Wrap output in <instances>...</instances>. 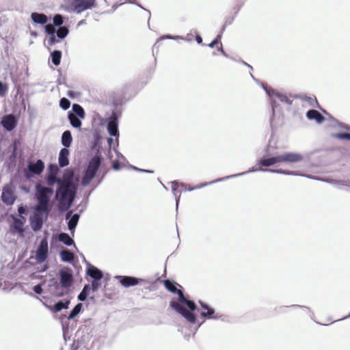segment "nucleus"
<instances>
[{
	"label": "nucleus",
	"mask_w": 350,
	"mask_h": 350,
	"mask_svg": "<svg viewBox=\"0 0 350 350\" xmlns=\"http://www.w3.org/2000/svg\"><path fill=\"white\" fill-rule=\"evenodd\" d=\"M54 193L53 187H46L41 183H37L35 186V198L37 204L34 210L45 213V219L49 215L52 208L51 198Z\"/></svg>",
	"instance_id": "1"
},
{
	"label": "nucleus",
	"mask_w": 350,
	"mask_h": 350,
	"mask_svg": "<svg viewBox=\"0 0 350 350\" xmlns=\"http://www.w3.org/2000/svg\"><path fill=\"white\" fill-rule=\"evenodd\" d=\"M170 305L172 308L181 314L188 322L191 323L196 322V316L193 311L197 309V306L193 301L187 299L183 292H180L178 300L172 301Z\"/></svg>",
	"instance_id": "2"
},
{
	"label": "nucleus",
	"mask_w": 350,
	"mask_h": 350,
	"mask_svg": "<svg viewBox=\"0 0 350 350\" xmlns=\"http://www.w3.org/2000/svg\"><path fill=\"white\" fill-rule=\"evenodd\" d=\"M78 185L61 183L55 191V200L59 202L61 210H68L75 199Z\"/></svg>",
	"instance_id": "3"
},
{
	"label": "nucleus",
	"mask_w": 350,
	"mask_h": 350,
	"mask_svg": "<svg viewBox=\"0 0 350 350\" xmlns=\"http://www.w3.org/2000/svg\"><path fill=\"white\" fill-rule=\"evenodd\" d=\"M103 160V158L98 152L90 159L81 180V185L83 186L88 185L95 178Z\"/></svg>",
	"instance_id": "4"
},
{
	"label": "nucleus",
	"mask_w": 350,
	"mask_h": 350,
	"mask_svg": "<svg viewBox=\"0 0 350 350\" xmlns=\"http://www.w3.org/2000/svg\"><path fill=\"white\" fill-rule=\"evenodd\" d=\"M261 87L270 98L272 116H274L275 110L278 107L275 98H278L281 103L287 105H292L293 100L288 98L286 94L279 92L271 87L265 85L263 83H261Z\"/></svg>",
	"instance_id": "5"
},
{
	"label": "nucleus",
	"mask_w": 350,
	"mask_h": 350,
	"mask_svg": "<svg viewBox=\"0 0 350 350\" xmlns=\"http://www.w3.org/2000/svg\"><path fill=\"white\" fill-rule=\"evenodd\" d=\"M122 116V111L120 109L115 108L111 115L107 120V130L109 134L112 137L119 136L118 120Z\"/></svg>",
	"instance_id": "6"
},
{
	"label": "nucleus",
	"mask_w": 350,
	"mask_h": 350,
	"mask_svg": "<svg viewBox=\"0 0 350 350\" xmlns=\"http://www.w3.org/2000/svg\"><path fill=\"white\" fill-rule=\"evenodd\" d=\"M266 157H262L258 162V170L261 172H269V169L264 168L272 166L278 163H281L280 155L271 156L270 146L267 145L265 149Z\"/></svg>",
	"instance_id": "7"
},
{
	"label": "nucleus",
	"mask_w": 350,
	"mask_h": 350,
	"mask_svg": "<svg viewBox=\"0 0 350 350\" xmlns=\"http://www.w3.org/2000/svg\"><path fill=\"white\" fill-rule=\"evenodd\" d=\"M59 283L65 291L70 293V288L74 284L73 271L69 268L64 267L59 271Z\"/></svg>",
	"instance_id": "8"
},
{
	"label": "nucleus",
	"mask_w": 350,
	"mask_h": 350,
	"mask_svg": "<svg viewBox=\"0 0 350 350\" xmlns=\"http://www.w3.org/2000/svg\"><path fill=\"white\" fill-rule=\"evenodd\" d=\"M44 167L45 165L42 159H39L36 162L29 161L24 170V176L27 179H31L34 176H39L42 173Z\"/></svg>",
	"instance_id": "9"
},
{
	"label": "nucleus",
	"mask_w": 350,
	"mask_h": 350,
	"mask_svg": "<svg viewBox=\"0 0 350 350\" xmlns=\"http://www.w3.org/2000/svg\"><path fill=\"white\" fill-rule=\"evenodd\" d=\"M96 0H72L71 8L77 14L90 10L95 6Z\"/></svg>",
	"instance_id": "10"
},
{
	"label": "nucleus",
	"mask_w": 350,
	"mask_h": 350,
	"mask_svg": "<svg viewBox=\"0 0 350 350\" xmlns=\"http://www.w3.org/2000/svg\"><path fill=\"white\" fill-rule=\"evenodd\" d=\"M13 223L10 225V230L14 232H17L21 237H23L25 234L24 225L26 223V219L24 216L21 218L18 217L15 214L11 215Z\"/></svg>",
	"instance_id": "11"
},
{
	"label": "nucleus",
	"mask_w": 350,
	"mask_h": 350,
	"mask_svg": "<svg viewBox=\"0 0 350 350\" xmlns=\"http://www.w3.org/2000/svg\"><path fill=\"white\" fill-rule=\"evenodd\" d=\"M115 278L118 280L120 284L125 288L134 286L137 284H142L143 283L146 282L145 280L137 278L133 276L116 275Z\"/></svg>",
	"instance_id": "12"
},
{
	"label": "nucleus",
	"mask_w": 350,
	"mask_h": 350,
	"mask_svg": "<svg viewBox=\"0 0 350 350\" xmlns=\"http://www.w3.org/2000/svg\"><path fill=\"white\" fill-rule=\"evenodd\" d=\"M48 241L46 239H43L40 242L36 252V260L38 263L41 264L46 260L48 257Z\"/></svg>",
	"instance_id": "13"
},
{
	"label": "nucleus",
	"mask_w": 350,
	"mask_h": 350,
	"mask_svg": "<svg viewBox=\"0 0 350 350\" xmlns=\"http://www.w3.org/2000/svg\"><path fill=\"white\" fill-rule=\"evenodd\" d=\"M35 213L29 218L30 226L33 231L38 232L40 230L43 226V215L45 216L44 213L40 212L34 210Z\"/></svg>",
	"instance_id": "14"
},
{
	"label": "nucleus",
	"mask_w": 350,
	"mask_h": 350,
	"mask_svg": "<svg viewBox=\"0 0 350 350\" xmlns=\"http://www.w3.org/2000/svg\"><path fill=\"white\" fill-rule=\"evenodd\" d=\"M48 287L50 293L55 297H61L68 294V293L62 288L61 284L55 278H51L49 280Z\"/></svg>",
	"instance_id": "15"
},
{
	"label": "nucleus",
	"mask_w": 350,
	"mask_h": 350,
	"mask_svg": "<svg viewBox=\"0 0 350 350\" xmlns=\"http://www.w3.org/2000/svg\"><path fill=\"white\" fill-rule=\"evenodd\" d=\"M16 199V196L14 195L12 187L9 185H5L2 189V202L8 206H11L14 203Z\"/></svg>",
	"instance_id": "16"
},
{
	"label": "nucleus",
	"mask_w": 350,
	"mask_h": 350,
	"mask_svg": "<svg viewBox=\"0 0 350 350\" xmlns=\"http://www.w3.org/2000/svg\"><path fill=\"white\" fill-rule=\"evenodd\" d=\"M198 303L201 308L204 310L200 312L201 317L207 319H219L222 317V316H218L217 314H215L214 308L211 307L208 304L201 300H200Z\"/></svg>",
	"instance_id": "17"
},
{
	"label": "nucleus",
	"mask_w": 350,
	"mask_h": 350,
	"mask_svg": "<svg viewBox=\"0 0 350 350\" xmlns=\"http://www.w3.org/2000/svg\"><path fill=\"white\" fill-rule=\"evenodd\" d=\"M80 215L78 213L72 215L71 212L66 213L65 219L67 221L68 228L72 236H74L75 228L78 224Z\"/></svg>",
	"instance_id": "18"
},
{
	"label": "nucleus",
	"mask_w": 350,
	"mask_h": 350,
	"mask_svg": "<svg viewBox=\"0 0 350 350\" xmlns=\"http://www.w3.org/2000/svg\"><path fill=\"white\" fill-rule=\"evenodd\" d=\"M1 124L8 131H12L17 125V120L14 115L8 114L2 118Z\"/></svg>",
	"instance_id": "19"
},
{
	"label": "nucleus",
	"mask_w": 350,
	"mask_h": 350,
	"mask_svg": "<svg viewBox=\"0 0 350 350\" xmlns=\"http://www.w3.org/2000/svg\"><path fill=\"white\" fill-rule=\"evenodd\" d=\"M281 162L297 163L303 159V155L296 152H285L280 154Z\"/></svg>",
	"instance_id": "20"
},
{
	"label": "nucleus",
	"mask_w": 350,
	"mask_h": 350,
	"mask_svg": "<svg viewBox=\"0 0 350 350\" xmlns=\"http://www.w3.org/2000/svg\"><path fill=\"white\" fill-rule=\"evenodd\" d=\"M75 179V174L72 170L66 169L64 172L63 176L61 178L62 184H67L71 185H78L79 178Z\"/></svg>",
	"instance_id": "21"
},
{
	"label": "nucleus",
	"mask_w": 350,
	"mask_h": 350,
	"mask_svg": "<svg viewBox=\"0 0 350 350\" xmlns=\"http://www.w3.org/2000/svg\"><path fill=\"white\" fill-rule=\"evenodd\" d=\"M86 274L92 280H102L103 278V271L91 264H88L86 268Z\"/></svg>",
	"instance_id": "22"
},
{
	"label": "nucleus",
	"mask_w": 350,
	"mask_h": 350,
	"mask_svg": "<svg viewBox=\"0 0 350 350\" xmlns=\"http://www.w3.org/2000/svg\"><path fill=\"white\" fill-rule=\"evenodd\" d=\"M70 151L68 148H63L60 150L58 157V165L60 167H64L69 165Z\"/></svg>",
	"instance_id": "23"
},
{
	"label": "nucleus",
	"mask_w": 350,
	"mask_h": 350,
	"mask_svg": "<svg viewBox=\"0 0 350 350\" xmlns=\"http://www.w3.org/2000/svg\"><path fill=\"white\" fill-rule=\"evenodd\" d=\"M306 117L308 120H314L319 124L322 123L325 120L324 116L316 109H309L306 112Z\"/></svg>",
	"instance_id": "24"
},
{
	"label": "nucleus",
	"mask_w": 350,
	"mask_h": 350,
	"mask_svg": "<svg viewBox=\"0 0 350 350\" xmlns=\"http://www.w3.org/2000/svg\"><path fill=\"white\" fill-rule=\"evenodd\" d=\"M57 239L59 241L63 243L64 245L67 246L73 245L75 248H77L74 240L66 232H60L58 234Z\"/></svg>",
	"instance_id": "25"
},
{
	"label": "nucleus",
	"mask_w": 350,
	"mask_h": 350,
	"mask_svg": "<svg viewBox=\"0 0 350 350\" xmlns=\"http://www.w3.org/2000/svg\"><path fill=\"white\" fill-rule=\"evenodd\" d=\"M31 18L33 23L40 25H44L47 23L48 18L46 14L43 13L32 12Z\"/></svg>",
	"instance_id": "26"
},
{
	"label": "nucleus",
	"mask_w": 350,
	"mask_h": 350,
	"mask_svg": "<svg viewBox=\"0 0 350 350\" xmlns=\"http://www.w3.org/2000/svg\"><path fill=\"white\" fill-rule=\"evenodd\" d=\"M61 260L64 262L71 263L75 260L74 254L68 249L62 250L59 252Z\"/></svg>",
	"instance_id": "27"
},
{
	"label": "nucleus",
	"mask_w": 350,
	"mask_h": 350,
	"mask_svg": "<svg viewBox=\"0 0 350 350\" xmlns=\"http://www.w3.org/2000/svg\"><path fill=\"white\" fill-rule=\"evenodd\" d=\"M72 142V136L71 132L69 130L65 131L61 138L62 144L64 146V148H68L70 146Z\"/></svg>",
	"instance_id": "28"
},
{
	"label": "nucleus",
	"mask_w": 350,
	"mask_h": 350,
	"mask_svg": "<svg viewBox=\"0 0 350 350\" xmlns=\"http://www.w3.org/2000/svg\"><path fill=\"white\" fill-rule=\"evenodd\" d=\"M68 119L71 126L75 129H80L82 125L81 118L72 116L71 111L68 112Z\"/></svg>",
	"instance_id": "29"
},
{
	"label": "nucleus",
	"mask_w": 350,
	"mask_h": 350,
	"mask_svg": "<svg viewBox=\"0 0 350 350\" xmlns=\"http://www.w3.org/2000/svg\"><path fill=\"white\" fill-rule=\"evenodd\" d=\"M70 301L69 299L59 300L53 306V310L55 312H58L63 309H67L69 306Z\"/></svg>",
	"instance_id": "30"
},
{
	"label": "nucleus",
	"mask_w": 350,
	"mask_h": 350,
	"mask_svg": "<svg viewBox=\"0 0 350 350\" xmlns=\"http://www.w3.org/2000/svg\"><path fill=\"white\" fill-rule=\"evenodd\" d=\"M92 292V288L89 284H85L81 293L78 295L77 299L81 301L87 300L88 296Z\"/></svg>",
	"instance_id": "31"
},
{
	"label": "nucleus",
	"mask_w": 350,
	"mask_h": 350,
	"mask_svg": "<svg viewBox=\"0 0 350 350\" xmlns=\"http://www.w3.org/2000/svg\"><path fill=\"white\" fill-rule=\"evenodd\" d=\"M72 116H77L81 118H85V112L83 108L77 103H75L72 106Z\"/></svg>",
	"instance_id": "32"
},
{
	"label": "nucleus",
	"mask_w": 350,
	"mask_h": 350,
	"mask_svg": "<svg viewBox=\"0 0 350 350\" xmlns=\"http://www.w3.org/2000/svg\"><path fill=\"white\" fill-rule=\"evenodd\" d=\"M164 285L167 290L178 295L180 292H183L181 290L178 289V284L174 281L166 280L164 281Z\"/></svg>",
	"instance_id": "33"
},
{
	"label": "nucleus",
	"mask_w": 350,
	"mask_h": 350,
	"mask_svg": "<svg viewBox=\"0 0 350 350\" xmlns=\"http://www.w3.org/2000/svg\"><path fill=\"white\" fill-rule=\"evenodd\" d=\"M227 180V178L226 176H224V177L219 178L215 179V180L210 181V182L200 183V184L197 185H196L194 187H189V189L187 190L189 191H193L195 189H199L203 188L204 187H206L208 185H212V184H214V183H216L224 181V180Z\"/></svg>",
	"instance_id": "34"
},
{
	"label": "nucleus",
	"mask_w": 350,
	"mask_h": 350,
	"mask_svg": "<svg viewBox=\"0 0 350 350\" xmlns=\"http://www.w3.org/2000/svg\"><path fill=\"white\" fill-rule=\"evenodd\" d=\"M46 183L47 184L46 187H53L55 184L57 185V187L62 183L61 177L55 176L46 175L45 177Z\"/></svg>",
	"instance_id": "35"
},
{
	"label": "nucleus",
	"mask_w": 350,
	"mask_h": 350,
	"mask_svg": "<svg viewBox=\"0 0 350 350\" xmlns=\"http://www.w3.org/2000/svg\"><path fill=\"white\" fill-rule=\"evenodd\" d=\"M62 55V51L59 50H54L51 53V62L55 66H57L60 64Z\"/></svg>",
	"instance_id": "36"
},
{
	"label": "nucleus",
	"mask_w": 350,
	"mask_h": 350,
	"mask_svg": "<svg viewBox=\"0 0 350 350\" xmlns=\"http://www.w3.org/2000/svg\"><path fill=\"white\" fill-rule=\"evenodd\" d=\"M82 307H83L82 304H81V303L77 304L70 312V313L68 316V319L71 320V319H75L77 316H78V314L80 313V312L82 309Z\"/></svg>",
	"instance_id": "37"
},
{
	"label": "nucleus",
	"mask_w": 350,
	"mask_h": 350,
	"mask_svg": "<svg viewBox=\"0 0 350 350\" xmlns=\"http://www.w3.org/2000/svg\"><path fill=\"white\" fill-rule=\"evenodd\" d=\"M59 166H58L57 164L55 163H50L49 165H48V169H47V175H51V176H57V175L60 172V170H59Z\"/></svg>",
	"instance_id": "38"
},
{
	"label": "nucleus",
	"mask_w": 350,
	"mask_h": 350,
	"mask_svg": "<svg viewBox=\"0 0 350 350\" xmlns=\"http://www.w3.org/2000/svg\"><path fill=\"white\" fill-rule=\"evenodd\" d=\"M64 21V17L60 14H55L53 18V25L54 27H62Z\"/></svg>",
	"instance_id": "39"
},
{
	"label": "nucleus",
	"mask_w": 350,
	"mask_h": 350,
	"mask_svg": "<svg viewBox=\"0 0 350 350\" xmlns=\"http://www.w3.org/2000/svg\"><path fill=\"white\" fill-rule=\"evenodd\" d=\"M68 28L66 26L60 27L57 31L55 30V33L59 39L65 38L68 36Z\"/></svg>",
	"instance_id": "40"
},
{
	"label": "nucleus",
	"mask_w": 350,
	"mask_h": 350,
	"mask_svg": "<svg viewBox=\"0 0 350 350\" xmlns=\"http://www.w3.org/2000/svg\"><path fill=\"white\" fill-rule=\"evenodd\" d=\"M257 166L258 165H256V166L252 167L250 169H249L247 171H245V172H241V173H238V174L230 175V176H227L226 177L227 178V180H228V179H230V178H232L241 176H243V175L247 174H250V173H252V172H255L259 171L258 167H257Z\"/></svg>",
	"instance_id": "41"
},
{
	"label": "nucleus",
	"mask_w": 350,
	"mask_h": 350,
	"mask_svg": "<svg viewBox=\"0 0 350 350\" xmlns=\"http://www.w3.org/2000/svg\"><path fill=\"white\" fill-rule=\"evenodd\" d=\"M171 183H172V190L174 196H175V198H176V211H178V203L180 201V195L178 196H176V192L177 189H176V187L179 185V183L177 180H174Z\"/></svg>",
	"instance_id": "42"
},
{
	"label": "nucleus",
	"mask_w": 350,
	"mask_h": 350,
	"mask_svg": "<svg viewBox=\"0 0 350 350\" xmlns=\"http://www.w3.org/2000/svg\"><path fill=\"white\" fill-rule=\"evenodd\" d=\"M269 172L271 173H276V174H282L285 175H292V176H297L298 175V173L295 171H289L282 169H278V170H268Z\"/></svg>",
	"instance_id": "43"
},
{
	"label": "nucleus",
	"mask_w": 350,
	"mask_h": 350,
	"mask_svg": "<svg viewBox=\"0 0 350 350\" xmlns=\"http://www.w3.org/2000/svg\"><path fill=\"white\" fill-rule=\"evenodd\" d=\"M331 136L333 138L350 141V133H349L340 132V133H332Z\"/></svg>",
	"instance_id": "44"
},
{
	"label": "nucleus",
	"mask_w": 350,
	"mask_h": 350,
	"mask_svg": "<svg viewBox=\"0 0 350 350\" xmlns=\"http://www.w3.org/2000/svg\"><path fill=\"white\" fill-rule=\"evenodd\" d=\"M165 39H170V40H185L183 36H172L170 34L164 35L159 38L157 42L154 44V46L157 44L159 40H165Z\"/></svg>",
	"instance_id": "45"
},
{
	"label": "nucleus",
	"mask_w": 350,
	"mask_h": 350,
	"mask_svg": "<svg viewBox=\"0 0 350 350\" xmlns=\"http://www.w3.org/2000/svg\"><path fill=\"white\" fill-rule=\"evenodd\" d=\"M70 101L66 98H62L59 100V107L63 110H67L70 108Z\"/></svg>",
	"instance_id": "46"
},
{
	"label": "nucleus",
	"mask_w": 350,
	"mask_h": 350,
	"mask_svg": "<svg viewBox=\"0 0 350 350\" xmlns=\"http://www.w3.org/2000/svg\"><path fill=\"white\" fill-rule=\"evenodd\" d=\"M101 280H93L91 284H90L92 288V292H96L98 290V288L101 286Z\"/></svg>",
	"instance_id": "47"
},
{
	"label": "nucleus",
	"mask_w": 350,
	"mask_h": 350,
	"mask_svg": "<svg viewBox=\"0 0 350 350\" xmlns=\"http://www.w3.org/2000/svg\"><path fill=\"white\" fill-rule=\"evenodd\" d=\"M321 181L326 182L327 183L334 185H340L342 186V180H336V179H321Z\"/></svg>",
	"instance_id": "48"
},
{
	"label": "nucleus",
	"mask_w": 350,
	"mask_h": 350,
	"mask_svg": "<svg viewBox=\"0 0 350 350\" xmlns=\"http://www.w3.org/2000/svg\"><path fill=\"white\" fill-rule=\"evenodd\" d=\"M221 32L220 33H219L216 38L211 42L208 44V46L211 47V48H213L215 46H216L221 40Z\"/></svg>",
	"instance_id": "49"
},
{
	"label": "nucleus",
	"mask_w": 350,
	"mask_h": 350,
	"mask_svg": "<svg viewBox=\"0 0 350 350\" xmlns=\"http://www.w3.org/2000/svg\"><path fill=\"white\" fill-rule=\"evenodd\" d=\"M27 206H24L23 204H21L18 207V213L19 215L20 218H21V216H23V215L27 214Z\"/></svg>",
	"instance_id": "50"
},
{
	"label": "nucleus",
	"mask_w": 350,
	"mask_h": 350,
	"mask_svg": "<svg viewBox=\"0 0 350 350\" xmlns=\"http://www.w3.org/2000/svg\"><path fill=\"white\" fill-rule=\"evenodd\" d=\"M8 91V86L0 81V96H4Z\"/></svg>",
	"instance_id": "51"
},
{
	"label": "nucleus",
	"mask_w": 350,
	"mask_h": 350,
	"mask_svg": "<svg viewBox=\"0 0 350 350\" xmlns=\"http://www.w3.org/2000/svg\"><path fill=\"white\" fill-rule=\"evenodd\" d=\"M33 291L36 294L41 295L43 292L42 284H38L33 287Z\"/></svg>",
	"instance_id": "52"
},
{
	"label": "nucleus",
	"mask_w": 350,
	"mask_h": 350,
	"mask_svg": "<svg viewBox=\"0 0 350 350\" xmlns=\"http://www.w3.org/2000/svg\"><path fill=\"white\" fill-rule=\"evenodd\" d=\"M50 37L49 38V40H48V42L50 45H53L55 44H56L58 40H57V35H55V33H52V34H50L49 35Z\"/></svg>",
	"instance_id": "53"
},
{
	"label": "nucleus",
	"mask_w": 350,
	"mask_h": 350,
	"mask_svg": "<svg viewBox=\"0 0 350 350\" xmlns=\"http://www.w3.org/2000/svg\"><path fill=\"white\" fill-rule=\"evenodd\" d=\"M302 99L308 102L311 105H312L313 103L314 102L318 105V107H319L318 102L315 98H313L312 97L305 96Z\"/></svg>",
	"instance_id": "54"
},
{
	"label": "nucleus",
	"mask_w": 350,
	"mask_h": 350,
	"mask_svg": "<svg viewBox=\"0 0 350 350\" xmlns=\"http://www.w3.org/2000/svg\"><path fill=\"white\" fill-rule=\"evenodd\" d=\"M44 30L48 35L55 33V30L53 29L52 27L49 25H45Z\"/></svg>",
	"instance_id": "55"
},
{
	"label": "nucleus",
	"mask_w": 350,
	"mask_h": 350,
	"mask_svg": "<svg viewBox=\"0 0 350 350\" xmlns=\"http://www.w3.org/2000/svg\"><path fill=\"white\" fill-rule=\"evenodd\" d=\"M131 168L133 170H134L135 171L139 172L151 173V174L153 173L152 170L141 169V168L137 167L135 166H132Z\"/></svg>",
	"instance_id": "56"
},
{
	"label": "nucleus",
	"mask_w": 350,
	"mask_h": 350,
	"mask_svg": "<svg viewBox=\"0 0 350 350\" xmlns=\"http://www.w3.org/2000/svg\"><path fill=\"white\" fill-rule=\"evenodd\" d=\"M333 120L338 124V126L340 128L345 129L346 130H350V126L349 125L344 124V123L338 122V120H336L335 119H334Z\"/></svg>",
	"instance_id": "57"
},
{
	"label": "nucleus",
	"mask_w": 350,
	"mask_h": 350,
	"mask_svg": "<svg viewBox=\"0 0 350 350\" xmlns=\"http://www.w3.org/2000/svg\"><path fill=\"white\" fill-rule=\"evenodd\" d=\"M112 167L114 170H119L121 168L120 163L118 161L116 160L113 162Z\"/></svg>",
	"instance_id": "58"
},
{
	"label": "nucleus",
	"mask_w": 350,
	"mask_h": 350,
	"mask_svg": "<svg viewBox=\"0 0 350 350\" xmlns=\"http://www.w3.org/2000/svg\"><path fill=\"white\" fill-rule=\"evenodd\" d=\"M129 2L130 3L135 4V5H137L139 8H142V9H143V10H144L147 11V12H148V14H149V18L150 17V11H148V10H146V9H145V8H144L141 5H139V4L135 2V0H133V1L129 0Z\"/></svg>",
	"instance_id": "59"
},
{
	"label": "nucleus",
	"mask_w": 350,
	"mask_h": 350,
	"mask_svg": "<svg viewBox=\"0 0 350 350\" xmlns=\"http://www.w3.org/2000/svg\"><path fill=\"white\" fill-rule=\"evenodd\" d=\"M297 176H305V177H307L308 178H311V179H314V180H321V178H315L312 175H310V174H298Z\"/></svg>",
	"instance_id": "60"
},
{
	"label": "nucleus",
	"mask_w": 350,
	"mask_h": 350,
	"mask_svg": "<svg viewBox=\"0 0 350 350\" xmlns=\"http://www.w3.org/2000/svg\"><path fill=\"white\" fill-rule=\"evenodd\" d=\"M217 50L221 52V53L226 57H229L228 55L224 51L222 48V45L217 48Z\"/></svg>",
	"instance_id": "61"
},
{
	"label": "nucleus",
	"mask_w": 350,
	"mask_h": 350,
	"mask_svg": "<svg viewBox=\"0 0 350 350\" xmlns=\"http://www.w3.org/2000/svg\"><path fill=\"white\" fill-rule=\"evenodd\" d=\"M342 186L350 188V179L342 180Z\"/></svg>",
	"instance_id": "62"
},
{
	"label": "nucleus",
	"mask_w": 350,
	"mask_h": 350,
	"mask_svg": "<svg viewBox=\"0 0 350 350\" xmlns=\"http://www.w3.org/2000/svg\"><path fill=\"white\" fill-rule=\"evenodd\" d=\"M196 40L198 44H202V38L200 35H196Z\"/></svg>",
	"instance_id": "63"
},
{
	"label": "nucleus",
	"mask_w": 350,
	"mask_h": 350,
	"mask_svg": "<svg viewBox=\"0 0 350 350\" xmlns=\"http://www.w3.org/2000/svg\"><path fill=\"white\" fill-rule=\"evenodd\" d=\"M67 95L69 97L74 98L77 95V93L74 91L70 90L68 92Z\"/></svg>",
	"instance_id": "64"
}]
</instances>
